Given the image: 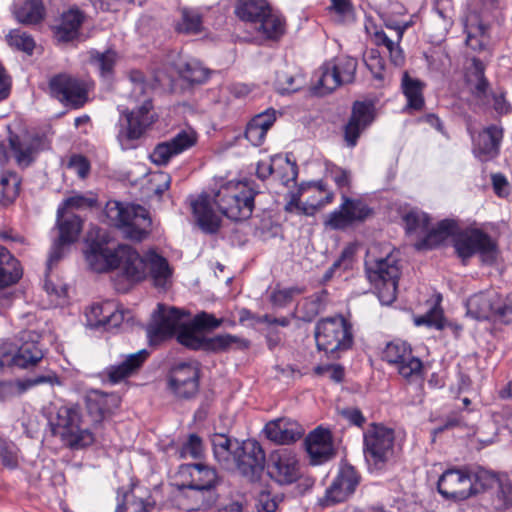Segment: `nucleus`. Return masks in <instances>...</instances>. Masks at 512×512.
<instances>
[{"label": "nucleus", "mask_w": 512, "mask_h": 512, "mask_svg": "<svg viewBox=\"0 0 512 512\" xmlns=\"http://www.w3.org/2000/svg\"><path fill=\"white\" fill-rule=\"evenodd\" d=\"M365 272L369 282L378 291L383 304H391L396 299L400 266L398 255L388 252L384 257H377L369 249L365 258Z\"/></svg>", "instance_id": "3"}, {"label": "nucleus", "mask_w": 512, "mask_h": 512, "mask_svg": "<svg viewBox=\"0 0 512 512\" xmlns=\"http://www.w3.org/2000/svg\"><path fill=\"white\" fill-rule=\"evenodd\" d=\"M469 477L472 482L471 496L485 492L488 489L495 487L499 478L495 473L488 471L482 467H468Z\"/></svg>", "instance_id": "45"}, {"label": "nucleus", "mask_w": 512, "mask_h": 512, "mask_svg": "<svg viewBox=\"0 0 512 512\" xmlns=\"http://www.w3.org/2000/svg\"><path fill=\"white\" fill-rule=\"evenodd\" d=\"M394 430L383 424L371 423L363 433V453L370 471H382L395 455Z\"/></svg>", "instance_id": "8"}, {"label": "nucleus", "mask_w": 512, "mask_h": 512, "mask_svg": "<svg viewBox=\"0 0 512 512\" xmlns=\"http://www.w3.org/2000/svg\"><path fill=\"white\" fill-rule=\"evenodd\" d=\"M333 61L336 65V71L344 85L352 83L355 79V73L357 70V60L352 57H341Z\"/></svg>", "instance_id": "55"}, {"label": "nucleus", "mask_w": 512, "mask_h": 512, "mask_svg": "<svg viewBox=\"0 0 512 512\" xmlns=\"http://www.w3.org/2000/svg\"><path fill=\"white\" fill-rule=\"evenodd\" d=\"M494 498L496 509H507L512 506V483L508 478H499Z\"/></svg>", "instance_id": "52"}, {"label": "nucleus", "mask_w": 512, "mask_h": 512, "mask_svg": "<svg viewBox=\"0 0 512 512\" xmlns=\"http://www.w3.org/2000/svg\"><path fill=\"white\" fill-rule=\"evenodd\" d=\"M153 505L135 498L132 494H125L124 502L119 503L115 512H150Z\"/></svg>", "instance_id": "57"}, {"label": "nucleus", "mask_w": 512, "mask_h": 512, "mask_svg": "<svg viewBox=\"0 0 512 512\" xmlns=\"http://www.w3.org/2000/svg\"><path fill=\"white\" fill-rule=\"evenodd\" d=\"M503 139V128L492 124L485 127L473 138V153L480 161L486 162L496 158Z\"/></svg>", "instance_id": "25"}, {"label": "nucleus", "mask_w": 512, "mask_h": 512, "mask_svg": "<svg viewBox=\"0 0 512 512\" xmlns=\"http://www.w3.org/2000/svg\"><path fill=\"white\" fill-rule=\"evenodd\" d=\"M263 432L270 441L288 445L300 439L304 434V429L298 422L283 417L269 421Z\"/></svg>", "instance_id": "27"}, {"label": "nucleus", "mask_w": 512, "mask_h": 512, "mask_svg": "<svg viewBox=\"0 0 512 512\" xmlns=\"http://www.w3.org/2000/svg\"><path fill=\"white\" fill-rule=\"evenodd\" d=\"M20 178L14 172H4L0 176V204L7 206L14 202L19 193Z\"/></svg>", "instance_id": "46"}, {"label": "nucleus", "mask_w": 512, "mask_h": 512, "mask_svg": "<svg viewBox=\"0 0 512 512\" xmlns=\"http://www.w3.org/2000/svg\"><path fill=\"white\" fill-rule=\"evenodd\" d=\"M383 359L394 365L408 382H421L424 378L422 361L412 354L411 347L403 341H392L383 350Z\"/></svg>", "instance_id": "12"}, {"label": "nucleus", "mask_w": 512, "mask_h": 512, "mask_svg": "<svg viewBox=\"0 0 512 512\" xmlns=\"http://www.w3.org/2000/svg\"><path fill=\"white\" fill-rule=\"evenodd\" d=\"M372 105L356 101L352 107V113L345 126L344 137L350 147H354L360 134L372 123Z\"/></svg>", "instance_id": "28"}, {"label": "nucleus", "mask_w": 512, "mask_h": 512, "mask_svg": "<svg viewBox=\"0 0 512 512\" xmlns=\"http://www.w3.org/2000/svg\"><path fill=\"white\" fill-rule=\"evenodd\" d=\"M201 29V15L196 10L183 8L181 10V21L177 24L176 30L186 34H197Z\"/></svg>", "instance_id": "48"}, {"label": "nucleus", "mask_w": 512, "mask_h": 512, "mask_svg": "<svg viewBox=\"0 0 512 512\" xmlns=\"http://www.w3.org/2000/svg\"><path fill=\"white\" fill-rule=\"evenodd\" d=\"M84 15L78 9H69L64 12L59 24L54 27L55 35L59 41L68 42L79 35V29L83 23Z\"/></svg>", "instance_id": "35"}, {"label": "nucleus", "mask_w": 512, "mask_h": 512, "mask_svg": "<svg viewBox=\"0 0 512 512\" xmlns=\"http://www.w3.org/2000/svg\"><path fill=\"white\" fill-rule=\"evenodd\" d=\"M197 138V133L192 128L182 129L170 140L157 144L150 154V159L156 165H166L173 156L193 147L197 143Z\"/></svg>", "instance_id": "20"}, {"label": "nucleus", "mask_w": 512, "mask_h": 512, "mask_svg": "<svg viewBox=\"0 0 512 512\" xmlns=\"http://www.w3.org/2000/svg\"><path fill=\"white\" fill-rule=\"evenodd\" d=\"M85 257L95 272L119 269L132 282L141 281L149 274L157 287H164L172 274L168 261L155 251L141 256L133 247L125 244L112 248L106 242L92 241Z\"/></svg>", "instance_id": "1"}, {"label": "nucleus", "mask_w": 512, "mask_h": 512, "mask_svg": "<svg viewBox=\"0 0 512 512\" xmlns=\"http://www.w3.org/2000/svg\"><path fill=\"white\" fill-rule=\"evenodd\" d=\"M360 483V475L350 464H343L325 494V504H334L346 500L355 492Z\"/></svg>", "instance_id": "23"}, {"label": "nucleus", "mask_w": 512, "mask_h": 512, "mask_svg": "<svg viewBox=\"0 0 512 512\" xmlns=\"http://www.w3.org/2000/svg\"><path fill=\"white\" fill-rule=\"evenodd\" d=\"M364 62L373 77L377 80L385 79V61L377 49H370L364 54Z\"/></svg>", "instance_id": "54"}, {"label": "nucleus", "mask_w": 512, "mask_h": 512, "mask_svg": "<svg viewBox=\"0 0 512 512\" xmlns=\"http://www.w3.org/2000/svg\"><path fill=\"white\" fill-rule=\"evenodd\" d=\"M43 357L42 349L34 340L25 341L16 351L3 346L0 347V370L11 367L29 369L36 366Z\"/></svg>", "instance_id": "22"}, {"label": "nucleus", "mask_w": 512, "mask_h": 512, "mask_svg": "<svg viewBox=\"0 0 512 512\" xmlns=\"http://www.w3.org/2000/svg\"><path fill=\"white\" fill-rule=\"evenodd\" d=\"M235 14L266 39L277 40L285 32L284 19L273 12L267 0H238Z\"/></svg>", "instance_id": "4"}, {"label": "nucleus", "mask_w": 512, "mask_h": 512, "mask_svg": "<svg viewBox=\"0 0 512 512\" xmlns=\"http://www.w3.org/2000/svg\"><path fill=\"white\" fill-rule=\"evenodd\" d=\"M235 445L232 468L236 467L250 480L259 477L265 465V453L261 445L255 440L244 441L241 445L236 442Z\"/></svg>", "instance_id": "14"}, {"label": "nucleus", "mask_w": 512, "mask_h": 512, "mask_svg": "<svg viewBox=\"0 0 512 512\" xmlns=\"http://www.w3.org/2000/svg\"><path fill=\"white\" fill-rule=\"evenodd\" d=\"M484 63L474 57L471 65L467 68L465 78L471 93L479 100H485L488 94L489 82L485 75Z\"/></svg>", "instance_id": "34"}, {"label": "nucleus", "mask_w": 512, "mask_h": 512, "mask_svg": "<svg viewBox=\"0 0 512 512\" xmlns=\"http://www.w3.org/2000/svg\"><path fill=\"white\" fill-rule=\"evenodd\" d=\"M453 246L463 262L475 254H479L486 263L494 262L497 257L496 243L480 229H457L453 236Z\"/></svg>", "instance_id": "9"}, {"label": "nucleus", "mask_w": 512, "mask_h": 512, "mask_svg": "<svg viewBox=\"0 0 512 512\" xmlns=\"http://www.w3.org/2000/svg\"><path fill=\"white\" fill-rule=\"evenodd\" d=\"M408 233H425L430 226L429 216L419 210H410L403 217Z\"/></svg>", "instance_id": "50"}, {"label": "nucleus", "mask_w": 512, "mask_h": 512, "mask_svg": "<svg viewBox=\"0 0 512 512\" xmlns=\"http://www.w3.org/2000/svg\"><path fill=\"white\" fill-rule=\"evenodd\" d=\"M48 425L53 436H58L71 448H82L93 443L94 438L88 429L81 427V412L78 406H61L51 412Z\"/></svg>", "instance_id": "6"}, {"label": "nucleus", "mask_w": 512, "mask_h": 512, "mask_svg": "<svg viewBox=\"0 0 512 512\" xmlns=\"http://www.w3.org/2000/svg\"><path fill=\"white\" fill-rule=\"evenodd\" d=\"M306 450L313 464H320L327 461L332 456V446L330 444L306 445Z\"/></svg>", "instance_id": "61"}, {"label": "nucleus", "mask_w": 512, "mask_h": 512, "mask_svg": "<svg viewBox=\"0 0 512 512\" xmlns=\"http://www.w3.org/2000/svg\"><path fill=\"white\" fill-rule=\"evenodd\" d=\"M314 336L317 348L334 360L340 358L353 345L352 326L343 316L319 320Z\"/></svg>", "instance_id": "7"}, {"label": "nucleus", "mask_w": 512, "mask_h": 512, "mask_svg": "<svg viewBox=\"0 0 512 512\" xmlns=\"http://www.w3.org/2000/svg\"><path fill=\"white\" fill-rule=\"evenodd\" d=\"M458 229V225L454 220L444 219L440 221L436 227L429 229L424 233L425 236L418 248L432 249L450 236H454V232Z\"/></svg>", "instance_id": "39"}, {"label": "nucleus", "mask_w": 512, "mask_h": 512, "mask_svg": "<svg viewBox=\"0 0 512 512\" xmlns=\"http://www.w3.org/2000/svg\"><path fill=\"white\" fill-rule=\"evenodd\" d=\"M267 473L272 480L280 485L296 482L301 476L296 454L288 448L274 451L268 459Z\"/></svg>", "instance_id": "15"}, {"label": "nucleus", "mask_w": 512, "mask_h": 512, "mask_svg": "<svg viewBox=\"0 0 512 512\" xmlns=\"http://www.w3.org/2000/svg\"><path fill=\"white\" fill-rule=\"evenodd\" d=\"M425 83L417 78H412L407 71L402 75L401 88L407 99V108L419 111L424 107L423 90Z\"/></svg>", "instance_id": "38"}, {"label": "nucleus", "mask_w": 512, "mask_h": 512, "mask_svg": "<svg viewBox=\"0 0 512 512\" xmlns=\"http://www.w3.org/2000/svg\"><path fill=\"white\" fill-rule=\"evenodd\" d=\"M495 301L497 293L494 291L474 294L466 301L467 315L477 320H494Z\"/></svg>", "instance_id": "32"}, {"label": "nucleus", "mask_w": 512, "mask_h": 512, "mask_svg": "<svg viewBox=\"0 0 512 512\" xmlns=\"http://www.w3.org/2000/svg\"><path fill=\"white\" fill-rule=\"evenodd\" d=\"M257 194L252 188L236 191L226 187L218 191L214 201L224 216L233 221H242L251 217Z\"/></svg>", "instance_id": "11"}, {"label": "nucleus", "mask_w": 512, "mask_h": 512, "mask_svg": "<svg viewBox=\"0 0 512 512\" xmlns=\"http://www.w3.org/2000/svg\"><path fill=\"white\" fill-rule=\"evenodd\" d=\"M9 146L18 166H30L43 149L44 138L38 134H10Z\"/></svg>", "instance_id": "24"}, {"label": "nucleus", "mask_w": 512, "mask_h": 512, "mask_svg": "<svg viewBox=\"0 0 512 512\" xmlns=\"http://www.w3.org/2000/svg\"><path fill=\"white\" fill-rule=\"evenodd\" d=\"M494 321L504 324L512 322V293L506 297H501L497 293V301H495Z\"/></svg>", "instance_id": "56"}, {"label": "nucleus", "mask_w": 512, "mask_h": 512, "mask_svg": "<svg viewBox=\"0 0 512 512\" xmlns=\"http://www.w3.org/2000/svg\"><path fill=\"white\" fill-rule=\"evenodd\" d=\"M24 386L27 388L41 385V384H49L51 386L60 385L61 381L58 375L54 371H47L45 374L37 375L30 377L22 382Z\"/></svg>", "instance_id": "63"}, {"label": "nucleus", "mask_w": 512, "mask_h": 512, "mask_svg": "<svg viewBox=\"0 0 512 512\" xmlns=\"http://www.w3.org/2000/svg\"><path fill=\"white\" fill-rule=\"evenodd\" d=\"M178 342L191 350H203L213 353L225 352L234 344L239 347H248V341L234 335L223 334L205 337L203 335H195L191 330H184L179 334Z\"/></svg>", "instance_id": "16"}, {"label": "nucleus", "mask_w": 512, "mask_h": 512, "mask_svg": "<svg viewBox=\"0 0 512 512\" xmlns=\"http://www.w3.org/2000/svg\"><path fill=\"white\" fill-rule=\"evenodd\" d=\"M98 200L95 194L88 193L86 195L75 194L66 198L62 205L58 208H64L65 212H70L71 209H86L97 206Z\"/></svg>", "instance_id": "53"}, {"label": "nucleus", "mask_w": 512, "mask_h": 512, "mask_svg": "<svg viewBox=\"0 0 512 512\" xmlns=\"http://www.w3.org/2000/svg\"><path fill=\"white\" fill-rule=\"evenodd\" d=\"M50 93L60 102L73 108H79L87 100V93L82 83L67 74H58L49 81Z\"/></svg>", "instance_id": "19"}, {"label": "nucleus", "mask_w": 512, "mask_h": 512, "mask_svg": "<svg viewBox=\"0 0 512 512\" xmlns=\"http://www.w3.org/2000/svg\"><path fill=\"white\" fill-rule=\"evenodd\" d=\"M438 492L446 499L455 501L466 500L471 497L472 482L469 477V468H453L446 470L437 483Z\"/></svg>", "instance_id": "18"}, {"label": "nucleus", "mask_w": 512, "mask_h": 512, "mask_svg": "<svg viewBox=\"0 0 512 512\" xmlns=\"http://www.w3.org/2000/svg\"><path fill=\"white\" fill-rule=\"evenodd\" d=\"M45 6L42 0H25L14 5L13 14L16 20L24 25H36L45 17Z\"/></svg>", "instance_id": "37"}, {"label": "nucleus", "mask_w": 512, "mask_h": 512, "mask_svg": "<svg viewBox=\"0 0 512 512\" xmlns=\"http://www.w3.org/2000/svg\"><path fill=\"white\" fill-rule=\"evenodd\" d=\"M9 45L19 51L32 55L35 48V41L32 36L20 29H14L7 35Z\"/></svg>", "instance_id": "51"}, {"label": "nucleus", "mask_w": 512, "mask_h": 512, "mask_svg": "<svg viewBox=\"0 0 512 512\" xmlns=\"http://www.w3.org/2000/svg\"><path fill=\"white\" fill-rule=\"evenodd\" d=\"M343 202L338 210L331 212L324 224L333 230H342L354 222H363L373 214V210L362 200L342 195Z\"/></svg>", "instance_id": "17"}, {"label": "nucleus", "mask_w": 512, "mask_h": 512, "mask_svg": "<svg viewBox=\"0 0 512 512\" xmlns=\"http://www.w3.org/2000/svg\"><path fill=\"white\" fill-rule=\"evenodd\" d=\"M203 453L202 439L197 434H190L179 450L180 458L191 457L197 459Z\"/></svg>", "instance_id": "58"}, {"label": "nucleus", "mask_w": 512, "mask_h": 512, "mask_svg": "<svg viewBox=\"0 0 512 512\" xmlns=\"http://www.w3.org/2000/svg\"><path fill=\"white\" fill-rule=\"evenodd\" d=\"M86 317L91 327L109 330L118 327L124 321L125 312L114 301H105L92 305Z\"/></svg>", "instance_id": "26"}, {"label": "nucleus", "mask_w": 512, "mask_h": 512, "mask_svg": "<svg viewBox=\"0 0 512 512\" xmlns=\"http://www.w3.org/2000/svg\"><path fill=\"white\" fill-rule=\"evenodd\" d=\"M25 390L26 387L20 381H2L0 382V401L9 400L22 394Z\"/></svg>", "instance_id": "62"}, {"label": "nucleus", "mask_w": 512, "mask_h": 512, "mask_svg": "<svg viewBox=\"0 0 512 512\" xmlns=\"http://www.w3.org/2000/svg\"><path fill=\"white\" fill-rule=\"evenodd\" d=\"M327 296L328 292L321 290L304 298L298 308L300 319L311 322L325 308Z\"/></svg>", "instance_id": "42"}, {"label": "nucleus", "mask_w": 512, "mask_h": 512, "mask_svg": "<svg viewBox=\"0 0 512 512\" xmlns=\"http://www.w3.org/2000/svg\"><path fill=\"white\" fill-rule=\"evenodd\" d=\"M302 293H304V288L298 286L275 290L271 294V302L275 306L284 307L289 304L295 296Z\"/></svg>", "instance_id": "59"}, {"label": "nucleus", "mask_w": 512, "mask_h": 512, "mask_svg": "<svg viewBox=\"0 0 512 512\" xmlns=\"http://www.w3.org/2000/svg\"><path fill=\"white\" fill-rule=\"evenodd\" d=\"M117 61V53L108 49L104 52L92 50L90 52V63L100 72L102 77H110L113 74L114 66Z\"/></svg>", "instance_id": "47"}, {"label": "nucleus", "mask_w": 512, "mask_h": 512, "mask_svg": "<svg viewBox=\"0 0 512 512\" xmlns=\"http://www.w3.org/2000/svg\"><path fill=\"white\" fill-rule=\"evenodd\" d=\"M192 210L198 226L204 233L215 234L218 232L221 219L214 212L208 196H200L194 201Z\"/></svg>", "instance_id": "31"}, {"label": "nucleus", "mask_w": 512, "mask_h": 512, "mask_svg": "<svg viewBox=\"0 0 512 512\" xmlns=\"http://www.w3.org/2000/svg\"><path fill=\"white\" fill-rule=\"evenodd\" d=\"M180 476L183 478L180 489L194 500L192 509H208L216 504L220 478L214 468L203 463L185 464L180 468Z\"/></svg>", "instance_id": "2"}, {"label": "nucleus", "mask_w": 512, "mask_h": 512, "mask_svg": "<svg viewBox=\"0 0 512 512\" xmlns=\"http://www.w3.org/2000/svg\"><path fill=\"white\" fill-rule=\"evenodd\" d=\"M276 84L281 94L293 93L301 88L302 80L285 72H278Z\"/></svg>", "instance_id": "60"}, {"label": "nucleus", "mask_w": 512, "mask_h": 512, "mask_svg": "<svg viewBox=\"0 0 512 512\" xmlns=\"http://www.w3.org/2000/svg\"><path fill=\"white\" fill-rule=\"evenodd\" d=\"M490 42L489 25L478 22L470 25L467 31L466 45L475 52L487 51Z\"/></svg>", "instance_id": "44"}, {"label": "nucleus", "mask_w": 512, "mask_h": 512, "mask_svg": "<svg viewBox=\"0 0 512 512\" xmlns=\"http://www.w3.org/2000/svg\"><path fill=\"white\" fill-rule=\"evenodd\" d=\"M342 85H344V83L336 71V65L332 60L324 63L320 67V76L314 90L315 93L319 95H325Z\"/></svg>", "instance_id": "40"}, {"label": "nucleus", "mask_w": 512, "mask_h": 512, "mask_svg": "<svg viewBox=\"0 0 512 512\" xmlns=\"http://www.w3.org/2000/svg\"><path fill=\"white\" fill-rule=\"evenodd\" d=\"M222 324V319H217L214 315L207 312L197 314L193 320L187 323V327H183L179 334L184 330H191L195 335H201L202 330H212Z\"/></svg>", "instance_id": "49"}, {"label": "nucleus", "mask_w": 512, "mask_h": 512, "mask_svg": "<svg viewBox=\"0 0 512 512\" xmlns=\"http://www.w3.org/2000/svg\"><path fill=\"white\" fill-rule=\"evenodd\" d=\"M236 442L238 441L232 440L224 434H215L212 438L214 457L225 469H232V460L234 450L236 448Z\"/></svg>", "instance_id": "41"}, {"label": "nucleus", "mask_w": 512, "mask_h": 512, "mask_svg": "<svg viewBox=\"0 0 512 512\" xmlns=\"http://www.w3.org/2000/svg\"><path fill=\"white\" fill-rule=\"evenodd\" d=\"M169 388L175 395L189 399L196 395L199 389V369L196 364L181 362L170 371Z\"/></svg>", "instance_id": "21"}, {"label": "nucleus", "mask_w": 512, "mask_h": 512, "mask_svg": "<svg viewBox=\"0 0 512 512\" xmlns=\"http://www.w3.org/2000/svg\"><path fill=\"white\" fill-rule=\"evenodd\" d=\"M151 99H145L143 104L132 111L125 113L127 123L126 135L129 139H139L155 121L152 113Z\"/></svg>", "instance_id": "30"}, {"label": "nucleus", "mask_w": 512, "mask_h": 512, "mask_svg": "<svg viewBox=\"0 0 512 512\" xmlns=\"http://www.w3.org/2000/svg\"><path fill=\"white\" fill-rule=\"evenodd\" d=\"M105 215L110 224L120 229L128 239L142 241L150 232L151 218L148 211L140 205L109 201L105 207Z\"/></svg>", "instance_id": "5"}, {"label": "nucleus", "mask_w": 512, "mask_h": 512, "mask_svg": "<svg viewBox=\"0 0 512 512\" xmlns=\"http://www.w3.org/2000/svg\"><path fill=\"white\" fill-rule=\"evenodd\" d=\"M188 314L176 307L158 304L152 313L151 322L147 326V334L151 342H158L178 335L183 327H187L185 318Z\"/></svg>", "instance_id": "10"}, {"label": "nucleus", "mask_w": 512, "mask_h": 512, "mask_svg": "<svg viewBox=\"0 0 512 512\" xmlns=\"http://www.w3.org/2000/svg\"><path fill=\"white\" fill-rule=\"evenodd\" d=\"M250 121L260 129L268 132L276 121V110L268 108L267 110L255 115Z\"/></svg>", "instance_id": "64"}, {"label": "nucleus", "mask_w": 512, "mask_h": 512, "mask_svg": "<svg viewBox=\"0 0 512 512\" xmlns=\"http://www.w3.org/2000/svg\"><path fill=\"white\" fill-rule=\"evenodd\" d=\"M149 353L143 349L130 354L119 365H112L106 369L108 380L115 384L135 373L144 363Z\"/></svg>", "instance_id": "33"}, {"label": "nucleus", "mask_w": 512, "mask_h": 512, "mask_svg": "<svg viewBox=\"0 0 512 512\" xmlns=\"http://www.w3.org/2000/svg\"><path fill=\"white\" fill-rule=\"evenodd\" d=\"M23 271L20 262L0 245V288H5L17 283L22 277Z\"/></svg>", "instance_id": "36"}, {"label": "nucleus", "mask_w": 512, "mask_h": 512, "mask_svg": "<svg viewBox=\"0 0 512 512\" xmlns=\"http://www.w3.org/2000/svg\"><path fill=\"white\" fill-rule=\"evenodd\" d=\"M121 398L116 393L91 390L86 396V407L92 421L100 423L120 406Z\"/></svg>", "instance_id": "29"}, {"label": "nucleus", "mask_w": 512, "mask_h": 512, "mask_svg": "<svg viewBox=\"0 0 512 512\" xmlns=\"http://www.w3.org/2000/svg\"><path fill=\"white\" fill-rule=\"evenodd\" d=\"M180 77L190 84H202L209 78L210 70L196 59H190L177 65Z\"/></svg>", "instance_id": "43"}, {"label": "nucleus", "mask_w": 512, "mask_h": 512, "mask_svg": "<svg viewBox=\"0 0 512 512\" xmlns=\"http://www.w3.org/2000/svg\"><path fill=\"white\" fill-rule=\"evenodd\" d=\"M56 225L59 230V237L51 247L47 260V271H50L52 266L62 259L65 246L77 240L82 229V220L78 215L65 212L64 208H58Z\"/></svg>", "instance_id": "13"}]
</instances>
